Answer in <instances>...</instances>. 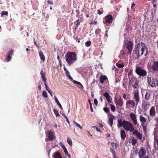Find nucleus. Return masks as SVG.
<instances>
[{"label": "nucleus", "instance_id": "f257e3e1", "mask_svg": "<svg viewBox=\"0 0 158 158\" xmlns=\"http://www.w3.org/2000/svg\"><path fill=\"white\" fill-rule=\"evenodd\" d=\"M145 49H146V54H145V56H146L148 52V48L145 44L143 42L139 43L138 44L136 47L135 48L134 50V52L138 58H139L144 54Z\"/></svg>", "mask_w": 158, "mask_h": 158}, {"label": "nucleus", "instance_id": "f03ea898", "mask_svg": "<svg viewBox=\"0 0 158 158\" xmlns=\"http://www.w3.org/2000/svg\"><path fill=\"white\" fill-rule=\"evenodd\" d=\"M65 60L69 66H71L77 60V56L76 53L69 52L65 55Z\"/></svg>", "mask_w": 158, "mask_h": 158}, {"label": "nucleus", "instance_id": "7ed1b4c3", "mask_svg": "<svg viewBox=\"0 0 158 158\" xmlns=\"http://www.w3.org/2000/svg\"><path fill=\"white\" fill-rule=\"evenodd\" d=\"M147 82L148 85L152 87H156L158 85V81L151 75L147 76Z\"/></svg>", "mask_w": 158, "mask_h": 158}, {"label": "nucleus", "instance_id": "20e7f679", "mask_svg": "<svg viewBox=\"0 0 158 158\" xmlns=\"http://www.w3.org/2000/svg\"><path fill=\"white\" fill-rule=\"evenodd\" d=\"M135 73L139 77H143L147 75L146 71L142 67L136 65L135 70Z\"/></svg>", "mask_w": 158, "mask_h": 158}, {"label": "nucleus", "instance_id": "39448f33", "mask_svg": "<svg viewBox=\"0 0 158 158\" xmlns=\"http://www.w3.org/2000/svg\"><path fill=\"white\" fill-rule=\"evenodd\" d=\"M123 128L126 131H129L130 132H132L134 130L133 125L132 123L129 121L123 120Z\"/></svg>", "mask_w": 158, "mask_h": 158}, {"label": "nucleus", "instance_id": "423d86ee", "mask_svg": "<svg viewBox=\"0 0 158 158\" xmlns=\"http://www.w3.org/2000/svg\"><path fill=\"white\" fill-rule=\"evenodd\" d=\"M129 84L131 85L134 89H137L139 88V82L137 79L133 76L129 79Z\"/></svg>", "mask_w": 158, "mask_h": 158}, {"label": "nucleus", "instance_id": "0eeeda50", "mask_svg": "<svg viewBox=\"0 0 158 158\" xmlns=\"http://www.w3.org/2000/svg\"><path fill=\"white\" fill-rule=\"evenodd\" d=\"M156 114V112L155 106H152L149 110V114H148L147 116L148 122H150L152 120V118L155 117Z\"/></svg>", "mask_w": 158, "mask_h": 158}, {"label": "nucleus", "instance_id": "6e6552de", "mask_svg": "<svg viewBox=\"0 0 158 158\" xmlns=\"http://www.w3.org/2000/svg\"><path fill=\"white\" fill-rule=\"evenodd\" d=\"M124 45L125 47L128 49L127 53L131 54L132 52V50L133 48V44L131 41H128L127 43H125Z\"/></svg>", "mask_w": 158, "mask_h": 158}, {"label": "nucleus", "instance_id": "1a4fd4ad", "mask_svg": "<svg viewBox=\"0 0 158 158\" xmlns=\"http://www.w3.org/2000/svg\"><path fill=\"white\" fill-rule=\"evenodd\" d=\"M136 103V106H137L140 101V98L139 95V92L137 90H135L134 92L133 98Z\"/></svg>", "mask_w": 158, "mask_h": 158}, {"label": "nucleus", "instance_id": "9d476101", "mask_svg": "<svg viewBox=\"0 0 158 158\" xmlns=\"http://www.w3.org/2000/svg\"><path fill=\"white\" fill-rule=\"evenodd\" d=\"M46 137H47L46 138V140H52L55 138L54 133L51 130L48 131V135H46Z\"/></svg>", "mask_w": 158, "mask_h": 158}, {"label": "nucleus", "instance_id": "9b49d317", "mask_svg": "<svg viewBox=\"0 0 158 158\" xmlns=\"http://www.w3.org/2000/svg\"><path fill=\"white\" fill-rule=\"evenodd\" d=\"M146 154V151L144 148L141 147L140 148L138 152L139 157L140 158H142Z\"/></svg>", "mask_w": 158, "mask_h": 158}, {"label": "nucleus", "instance_id": "f8f14e48", "mask_svg": "<svg viewBox=\"0 0 158 158\" xmlns=\"http://www.w3.org/2000/svg\"><path fill=\"white\" fill-rule=\"evenodd\" d=\"M130 116L133 124L135 125H136L137 124V120L136 115L131 112L130 114Z\"/></svg>", "mask_w": 158, "mask_h": 158}, {"label": "nucleus", "instance_id": "ddd939ff", "mask_svg": "<svg viewBox=\"0 0 158 158\" xmlns=\"http://www.w3.org/2000/svg\"><path fill=\"white\" fill-rule=\"evenodd\" d=\"M132 132V134L138 139L141 140L142 139V134L139 132L137 130H134Z\"/></svg>", "mask_w": 158, "mask_h": 158}, {"label": "nucleus", "instance_id": "4468645a", "mask_svg": "<svg viewBox=\"0 0 158 158\" xmlns=\"http://www.w3.org/2000/svg\"><path fill=\"white\" fill-rule=\"evenodd\" d=\"M127 106H130L132 108H134L136 106V103L134 100L132 99L127 101L126 102Z\"/></svg>", "mask_w": 158, "mask_h": 158}, {"label": "nucleus", "instance_id": "2eb2a0df", "mask_svg": "<svg viewBox=\"0 0 158 158\" xmlns=\"http://www.w3.org/2000/svg\"><path fill=\"white\" fill-rule=\"evenodd\" d=\"M152 70L154 72L158 71V61H155L151 67Z\"/></svg>", "mask_w": 158, "mask_h": 158}, {"label": "nucleus", "instance_id": "dca6fc26", "mask_svg": "<svg viewBox=\"0 0 158 158\" xmlns=\"http://www.w3.org/2000/svg\"><path fill=\"white\" fill-rule=\"evenodd\" d=\"M105 19L106 22L108 23H112L113 20V18L112 16L110 15H108L105 16Z\"/></svg>", "mask_w": 158, "mask_h": 158}, {"label": "nucleus", "instance_id": "f3484780", "mask_svg": "<svg viewBox=\"0 0 158 158\" xmlns=\"http://www.w3.org/2000/svg\"><path fill=\"white\" fill-rule=\"evenodd\" d=\"M103 95L105 97L108 103L111 102V99L110 95L107 92H105L103 94Z\"/></svg>", "mask_w": 158, "mask_h": 158}, {"label": "nucleus", "instance_id": "a211bd4d", "mask_svg": "<svg viewBox=\"0 0 158 158\" xmlns=\"http://www.w3.org/2000/svg\"><path fill=\"white\" fill-rule=\"evenodd\" d=\"M139 119L141 124H144V123H145L147 121L146 118L142 114L140 115Z\"/></svg>", "mask_w": 158, "mask_h": 158}, {"label": "nucleus", "instance_id": "6ab92c4d", "mask_svg": "<svg viewBox=\"0 0 158 158\" xmlns=\"http://www.w3.org/2000/svg\"><path fill=\"white\" fill-rule=\"evenodd\" d=\"M100 82L102 84H103L104 81L108 80V78L106 76L101 75L100 77Z\"/></svg>", "mask_w": 158, "mask_h": 158}, {"label": "nucleus", "instance_id": "aec40b11", "mask_svg": "<svg viewBox=\"0 0 158 158\" xmlns=\"http://www.w3.org/2000/svg\"><path fill=\"white\" fill-rule=\"evenodd\" d=\"M120 136L122 139L124 140L126 136V132L124 130H121L120 131Z\"/></svg>", "mask_w": 158, "mask_h": 158}, {"label": "nucleus", "instance_id": "412c9836", "mask_svg": "<svg viewBox=\"0 0 158 158\" xmlns=\"http://www.w3.org/2000/svg\"><path fill=\"white\" fill-rule=\"evenodd\" d=\"M53 156L56 158H62V157L58 151L54 153L53 155Z\"/></svg>", "mask_w": 158, "mask_h": 158}, {"label": "nucleus", "instance_id": "4be33fe9", "mask_svg": "<svg viewBox=\"0 0 158 158\" xmlns=\"http://www.w3.org/2000/svg\"><path fill=\"white\" fill-rule=\"evenodd\" d=\"M123 126H124L123 121L122 119H118V127H120L122 126L123 127Z\"/></svg>", "mask_w": 158, "mask_h": 158}, {"label": "nucleus", "instance_id": "5701e85b", "mask_svg": "<svg viewBox=\"0 0 158 158\" xmlns=\"http://www.w3.org/2000/svg\"><path fill=\"white\" fill-rule=\"evenodd\" d=\"M62 148L64 151L65 155L67 156L69 158H70L71 156L70 154L69 153L66 147L64 145H62Z\"/></svg>", "mask_w": 158, "mask_h": 158}, {"label": "nucleus", "instance_id": "b1692460", "mask_svg": "<svg viewBox=\"0 0 158 158\" xmlns=\"http://www.w3.org/2000/svg\"><path fill=\"white\" fill-rule=\"evenodd\" d=\"M131 139V143L133 146L137 144L138 141L136 138H135L134 137H132Z\"/></svg>", "mask_w": 158, "mask_h": 158}, {"label": "nucleus", "instance_id": "393cba45", "mask_svg": "<svg viewBox=\"0 0 158 158\" xmlns=\"http://www.w3.org/2000/svg\"><path fill=\"white\" fill-rule=\"evenodd\" d=\"M74 23L75 24L76 26L75 28V30L76 31L77 29V27H78L79 25H80V20L79 19H78L77 20L75 21Z\"/></svg>", "mask_w": 158, "mask_h": 158}, {"label": "nucleus", "instance_id": "a878e982", "mask_svg": "<svg viewBox=\"0 0 158 158\" xmlns=\"http://www.w3.org/2000/svg\"><path fill=\"white\" fill-rule=\"evenodd\" d=\"M117 108L122 107L123 105V102H119L118 101H115Z\"/></svg>", "mask_w": 158, "mask_h": 158}, {"label": "nucleus", "instance_id": "bb28decb", "mask_svg": "<svg viewBox=\"0 0 158 158\" xmlns=\"http://www.w3.org/2000/svg\"><path fill=\"white\" fill-rule=\"evenodd\" d=\"M54 97L55 98V102L57 103V105L60 108V109L61 110H62V107L61 104H60V103L59 102V101L57 97L55 96H54Z\"/></svg>", "mask_w": 158, "mask_h": 158}, {"label": "nucleus", "instance_id": "cd10ccee", "mask_svg": "<svg viewBox=\"0 0 158 158\" xmlns=\"http://www.w3.org/2000/svg\"><path fill=\"white\" fill-rule=\"evenodd\" d=\"M150 93L148 92H147L145 95L144 98L145 99L146 101H148L150 98Z\"/></svg>", "mask_w": 158, "mask_h": 158}, {"label": "nucleus", "instance_id": "c85d7f7f", "mask_svg": "<svg viewBox=\"0 0 158 158\" xmlns=\"http://www.w3.org/2000/svg\"><path fill=\"white\" fill-rule=\"evenodd\" d=\"M39 55L40 56V58L43 61H44L45 60V58L44 56L43 53L42 52L40 51L39 52Z\"/></svg>", "mask_w": 158, "mask_h": 158}, {"label": "nucleus", "instance_id": "c756f323", "mask_svg": "<svg viewBox=\"0 0 158 158\" xmlns=\"http://www.w3.org/2000/svg\"><path fill=\"white\" fill-rule=\"evenodd\" d=\"M150 104L149 102H148L145 104L143 107L144 110V111H147L150 107Z\"/></svg>", "mask_w": 158, "mask_h": 158}, {"label": "nucleus", "instance_id": "7c9ffc66", "mask_svg": "<svg viewBox=\"0 0 158 158\" xmlns=\"http://www.w3.org/2000/svg\"><path fill=\"white\" fill-rule=\"evenodd\" d=\"M113 119L112 118H109L108 123L109 124L110 127H112L113 124Z\"/></svg>", "mask_w": 158, "mask_h": 158}, {"label": "nucleus", "instance_id": "2f4dec72", "mask_svg": "<svg viewBox=\"0 0 158 158\" xmlns=\"http://www.w3.org/2000/svg\"><path fill=\"white\" fill-rule=\"evenodd\" d=\"M103 110L109 115V116L110 114H111L109 109L107 107H105L103 108Z\"/></svg>", "mask_w": 158, "mask_h": 158}, {"label": "nucleus", "instance_id": "473e14b6", "mask_svg": "<svg viewBox=\"0 0 158 158\" xmlns=\"http://www.w3.org/2000/svg\"><path fill=\"white\" fill-rule=\"evenodd\" d=\"M40 74L41 75V76L42 79V80H44L45 79H47L45 77V73H43V70H41L40 72Z\"/></svg>", "mask_w": 158, "mask_h": 158}, {"label": "nucleus", "instance_id": "72a5a7b5", "mask_svg": "<svg viewBox=\"0 0 158 158\" xmlns=\"http://www.w3.org/2000/svg\"><path fill=\"white\" fill-rule=\"evenodd\" d=\"M110 152L112 153L113 156L114 158H116L115 157L116 153L115 151L113 149L111 148L110 149Z\"/></svg>", "mask_w": 158, "mask_h": 158}, {"label": "nucleus", "instance_id": "f704fd0d", "mask_svg": "<svg viewBox=\"0 0 158 158\" xmlns=\"http://www.w3.org/2000/svg\"><path fill=\"white\" fill-rule=\"evenodd\" d=\"M67 142L69 145L70 146H72V142L71 138L69 137L67 138Z\"/></svg>", "mask_w": 158, "mask_h": 158}, {"label": "nucleus", "instance_id": "c9c22d12", "mask_svg": "<svg viewBox=\"0 0 158 158\" xmlns=\"http://www.w3.org/2000/svg\"><path fill=\"white\" fill-rule=\"evenodd\" d=\"M111 145L113 148L116 149L117 148L118 145L116 143L113 142L111 143Z\"/></svg>", "mask_w": 158, "mask_h": 158}, {"label": "nucleus", "instance_id": "e433bc0d", "mask_svg": "<svg viewBox=\"0 0 158 158\" xmlns=\"http://www.w3.org/2000/svg\"><path fill=\"white\" fill-rule=\"evenodd\" d=\"M53 112L55 114L56 116L57 117H58L60 116V115L59 114V113L58 111L56 110L55 109H53Z\"/></svg>", "mask_w": 158, "mask_h": 158}, {"label": "nucleus", "instance_id": "4c0bfd02", "mask_svg": "<svg viewBox=\"0 0 158 158\" xmlns=\"http://www.w3.org/2000/svg\"><path fill=\"white\" fill-rule=\"evenodd\" d=\"M42 95L45 98H48L47 94L46 91L45 90H44L43 91L42 93Z\"/></svg>", "mask_w": 158, "mask_h": 158}, {"label": "nucleus", "instance_id": "58836bf2", "mask_svg": "<svg viewBox=\"0 0 158 158\" xmlns=\"http://www.w3.org/2000/svg\"><path fill=\"white\" fill-rule=\"evenodd\" d=\"M1 16L2 17L4 15H8V12L7 11H2L1 13Z\"/></svg>", "mask_w": 158, "mask_h": 158}, {"label": "nucleus", "instance_id": "ea45409f", "mask_svg": "<svg viewBox=\"0 0 158 158\" xmlns=\"http://www.w3.org/2000/svg\"><path fill=\"white\" fill-rule=\"evenodd\" d=\"M110 108L111 111L113 112L115 111V106L114 105L110 104Z\"/></svg>", "mask_w": 158, "mask_h": 158}, {"label": "nucleus", "instance_id": "a19ab883", "mask_svg": "<svg viewBox=\"0 0 158 158\" xmlns=\"http://www.w3.org/2000/svg\"><path fill=\"white\" fill-rule=\"evenodd\" d=\"M132 70H130L129 71V72L128 73L127 75H128V78L129 79H131V76L132 74Z\"/></svg>", "mask_w": 158, "mask_h": 158}, {"label": "nucleus", "instance_id": "79ce46f5", "mask_svg": "<svg viewBox=\"0 0 158 158\" xmlns=\"http://www.w3.org/2000/svg\"><path fill=\"white\" fill-rule=\"evenodd\" d=\"M116 65L118 68H120L124 67V64H119L117 63H116Z\"/></svg>", "mask_w": 158, "mask_h": 158}, {"label": "nucleus", "instance_id": "37998d69", "mask_svg": "<svg viewBox=\"0 0 158 158\" xmlns=\"http://www.w3.org/2000/svg\"><path fill=\"white\" fill-rule=\"evenodd\" d=\"M73 81V83L74 84L80 85L81 86V87H82V88L83 87V85H82V84L80 82H79L77 81Z\"/></svg>", "mask_w": 158, "mask_h": 158}, {"label": "nucleus", "instance_id": "c03bdc74", "mask_svg": "<svg viewBox=\"0 0 158 158\" xmlns=\"http://www.w3.org/2000/svg\"><path fill=\"white\" fill-rule=\"evenodd\" d=\"M85 45L87 47H89L91 45V42L90 40L87 41L85 43Z\"/></svg>", "mask_w": 158, "mask_h": 158}, {"label": "nucleus", "instance_id": "a18cd8bd", "mask_svg": "<svg viewBox=\"0 0 158 158\" xmlns=\"http://www.w3.org/2000/svg\"><path fill=\"white\" fill-rule=\"evenodd\" d=\"M13 53V51L12 50H10L8 52L7 55L11 57Z\"/></svg>", "mask_w": 158, "mask_h": 158}, {"label": "nucleus", "instance_id": "49530a36", "mask_svg": "<svg viewBox=\"0 0 158 158\" xmlns=\"http://www.w3.org/2000/svg\"><path fill=\"white\" fill-rule=\"evenodd\" d=\"M142 126L143 130L144 132H147V127L146 126L144 125L143 124H142Z\"/></svg>", "mask_w": 158, "mask_h": 158}, {"label": "nucleus", "instance_id": "de8ad7c7", "mask_svg": "<svg viewBox=\"0 0 158 158\" xmlns=\"http://www.w3.org/2000/svg\"><path fill=\"white\" fill-rule=\"evenodd\" d=\"M154 120L156 122L157 124H158V113L157 116H155V117L153 118Z\"/></svg>", "mask_w": 158, "mask_h": 158}, {"label": "nucleus", "instance_id": "09e8293b", "mask_svg": "<svg viewBox=\"0 0 158 158\" xmlns=\"http://www.w3.org/2000/svg\"><path fill=\"white\" fill-rule=\"evenodd\" d=\"M88 101L89 104L91 111L92 112H93V107H92V104L90 100V99H88Z\"/></svg>", "mask_w": 158, "mask_h": 158}, {"label": "nucleus", "instance_id": "8fccbe9b", "mask_svg": "<svg viewBox=\"0 0 158 158\" xmlns=\"http://www.w3.org/2000/svg\"><path fill=\"white\" fill-rule=\"evenodd\" d=\"M11 57L10 56L7 55V56L6 57L5 59L7 62H9L10 61Z\"/></svg>", "mask_w": 158, "mask_h": 158}, {"label": "nucleus", "instance_id": "3c124183", "mask_svg": "<svg viewBox=\"0 0 158 158\" xmlns=\"http://www.w3.org/2000/svg\"><path fill=\"white\" fill-rule=\"evenodd\" d=\"M101 30L100 29L98 28L95 30V34L96 35H98L101 32Z\"/></svg>", "mask_w": 158, "mask_h": 158}, {"label": "nucleus", "instance_id": "603ef678", "mask_svg": "<svg viewBox=\"0 0 158 158\" xmlns=\"http://www.w3.org/2000/svg\"><path fill=\"white\" fill-rule=\"evenodd\" d=\"M73 122L75 123V124L76 125V127H78L81 129H82V127L81 126L80 124H78V123H76L75 121H74Z\"/></svg>", "mask_w": 158, "mask_h": 158}, {"label": "nucleus", "instance_id": "864d4df0", "mask_svg": "<svg viewBox=\"0 0 158 158\" xmlns=\"http://www.w3.org/2000/svg\"><path fill=\"white\" fill-rule=\"evenodd\" d=\"M73 38H74V39L76 41H77L78 43H79L80 42V39H78L77 37H76L75 36H73Z\"/></svg>", "mask_w": 158, "mask_h": 158}, {"label": "nucleus", "instance_id": "5fc2aeb1", "mask_svg": "<svg viewBox=\"0 0 158 158\" xmlns=\"http://www.w3.org/2000/svg\"><path fill=\"white\" fill-rule=\"evenodd\" d=\"M92 127L93 128H96V130H97V131H98V132H101V130H100V129L99 128H98L96 126H92Z\"/></svg>", "mask_w": 158, "mask_h": 158}, {"label": "nucleus", "instance_id": "6e6d98bb", "mask_svg": "<svg viewBox=\"0 0 158 158\" xmlns=\"http://www.w3.org/2000/svg\"><path fill=\"white\" fill-rule=\"evenodd\" d=\"M123 97L125 100H127V95L126 94L124 93L123 94Z\"/></svg>", "mask_w": 158, "mask_h": 158}, {"label": "nucleus", "instance_id": "4d7b16f0", "mask_svg": "<svg viewBox=\"0 0 158 158\" xmlns=\"http://www.w3.org/2000/svg\"><path fill=\"white\" fill-rule=\"evenodd\" d=\"M94 103L95 105L97 106L98 105V101L96 99H94Z\"/></svg>", "mask_w": 158, "mask_h": 158}, {"label": "nucleus", "instance_id": "13d9d810", "mask_svg": "<svg viewBox=\"0 0 158 158\" xmlns=\"http://www.w3.org/2000/svg\"><path fill=\"white\" fill-rule=\"evenodd\" d=\"M24 33H25L27 35V37H28L29 35L28 32H27V31L26 30L25 31H23L22 32V34H24Z\"/></svg>", "mask_w": 158, "mask_h": 158}, {"label": "nucleus", "instance_id": "bf43d9fd", "mask_svg": "<svg viewBox=\"0 0 158 158\" xmlns=\"http://www.w3.org/2000/svg\"><path fill=\"white\" fill-rule=\"evenodd\" d=\"M47 2L50 5H53V2L50 0L47 1Z\"/></svg>", "mask_w": 158, "mask_h": 158}, {"label": "nucleus", "instance_id": "052dcab7", "mask_svg": "<svg viewBox=\"0 0 158 158\" xmlns=\"http://www.w3.org/2000/svg\"><path fill=\"white\" fill-rule=\"evenodd\" d=\"M65 118H66V121H67V122L68 123L69 125L70 126V123L69 122V120L68 119V118H67V117H66V116H65Z\"/></svg>", "mask_w": 158, "mask_h": 158}, {"label": "nucleus", "instance_id": "680f3d73", "mask_svg": "<svg viewBox=\"0 0 158 158\" xmlns=\"http://www.w3.org/2000/svg\"><path fill=\"white\" fill-rule=\"evenodd\" d=\"M66 74L68 77L70 76L69 72L68 71L66 72Z\"/></svg>", "mask_w": 158, "mask_h": 158}, {"label": "nucleus", "instance_id": "e2e57ef3", "mask_svg": "<svg viewBox=\"0 0 158 158\" xmlns=\"http://www.w3.org/2000/svg\"><path fill=\"white\" fill-rule=\"evenodd\" d=\"M93 23L94 24V25H96L97 24V22L96 21H94L93 22H91L90 23V24L91 25L93 24Z\"/></svg>", "mask_w": 158, "mask_h": 158}, {"label": "nucleus", "instance_id": "0e129e2a", "mask_svg": "<svg viewBox=\"0 0 158 158\" xmlns=\"http://www.w3.org/2000/svg\"><path fill=\"white\" fill-rule=\"evenodd\" d=\"M68 78L70 79V80H71V81H72L73 82V81H75V80H73V78L71 77V76H69L68 77Z\"/></svg>", "mask_w": 158, "mask_h": 158}, {"label": "nucleus", "instance_id": "69168bd1", "mask_svg": "<svg viewBox=\"0 0 158 158\" xmlns=\"http://www.w3.org/2000/svg\"><path fill=\"white\" fill-rule=\"evenodd\" d=\"M103 12H102V11H100V10H98V14L100 15H101L103 13Z\"/></svg>", "mask_w": 158, "mask_h": 158}, {"label": "nucleus", "instance_id": "338daca9", "mask_svg": "<svg viewBox=\"0 0 158 158\" xmlns=\"http://www.w3.org/2000/svg\"><path fill=\"white\" fill-rule=\"evenodd\" d=\"M48 92L50 94L51 96L52 97V91L50 90H48Z\"/></svg>", "mask_w": 158, "mask_h": 158}, {"label": "nucleus", "instance_id": "774afa93", "mask_svg": "<svg viewBox=\"0 0 158 158\" xmlns=\"http://www.w3.org/2000/svg\"><path fill=\"white\" fill-rule=\"evenodd\" d=\"M117 101H118V102H123L122 99H121V98H120L118 100H117Z\"/></svg>", "mask_w": 158, "mask_h": 158}]
</instances>
